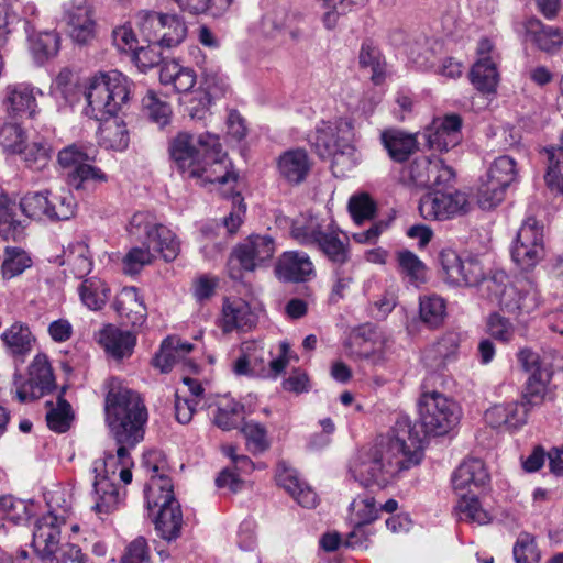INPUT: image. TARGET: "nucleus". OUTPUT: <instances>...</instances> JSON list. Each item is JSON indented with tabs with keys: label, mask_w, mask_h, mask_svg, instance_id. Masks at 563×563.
Returning a JSON list of instances; mask_svg holds the SVG:
<instances>
[{
	"label": "nucleus",
	"mask_w": 563,
	"mask_h": 563,
	"mask_svg": "<svg viewBox=\"0 0 563 563\" xmlns=\"http://www.w3.org/2000/svg\"><path fill=\"white\" fill-rule=\"evenodd\" d=\"M108 389L104 399L106 423L111 435L119 445L117 454L106 453L102 460L92 465L95 473L93 490L96 503L92 507L99 514L113 511L121 501L119 488L111 481L118 464L129 466L130 450L144 438V426L147 421V409L141 396L111 377L106 383Z\"/></svg>",
	"instance_id": "f257e3e1"
},
{
	"label": "nucleus",
	"mask_w": 563,
	"mask_h": 563,
	"mask_svg": "<svg viewBox=\"0 0 563 563\" xmlns=\"http://www.w3.org/2000/svg\"><path fill=\"white\" fill-rule=\"evenodd\" d=\"M422 457L420 432L411 426L409 417L399 416L386 435L357 453L350 472L365 487H385L401 471L418 465Z\"/></svg>",
	"instance_id": "f03ea898"
},
{
	"label": "nucleus",
	"mask_w": 563,
	"mask_h": 563,
	"mask_svg": "<svg viewBox=\"0 0 563 563\" xmlns=\"http://www.w3.org/2000/svg\"><path fill=\"white\" fill-rule=\"evenodd\" d=\"M131 82L121 73H100L91 77L84 90L87 106L85 115L97 121H103L99 129V143L101 146L124 151L129 146L130 135L123 121L113 119L129 102Z\"/></svg>",
	"instance_id": "7ed1b4c3"
},
{
	"label": "nucleus",
	"mask_w": 563,
	"mask_h": 563,
	"mask_svg": "<svg viewBox=\"0 0 563 563\" xmlns=\"http://www.w3.org/2000/svg\"><path fill=\"white\" fill-rule=\"evenodd\" d=\"M168 152L175 168L186 178L201 184L236 181V175L227 169L225 153L216 134L179 132L169 142Z\"/></svg>",
	"instance_id": "20e7f679"
},
{
	"label": "nucleus",
	"mask_w": 563,
	"mask_h": 563,
	"mask_svg": "<svg viewBox=\"0 0 563 563\" xmlns=\"http://www.w3.org/2000/svg\"><path fill=\"white\" fill-rule=\"evenodd\" d=\"M158 456L159 453L156 451L148 452L143 456V466L151 473L150 482L145 487V499L148 510L157 508L154 523L158 534L163 539L172 541L180 534L183 514L174 495L172 479L159 474V465L156 463Z\"/></svg>",
	"instance_id": "39448f33"
},
{
	"label": "nucleus",
	"mask_w": 563,
	"mask_h": 563,
	"mask_svg": "<svg viewBox=\"0 0 563 563\" xmlns=\"http://www.w3.org/2000/svg\"><path fill=\"white\" fill-rule=\"evenodd\" d=\"M355 136L351 119L321 121L308 141L321 159H331V169L335 177H344L357 164Z\"/></svg>",
	"instance_id": "423d86ee"
},
{
	"label": "nucleus",
	"mask_w": 563,
	"mask_h": 563,
	"mask_svg": "<svg viewBox=\"0 0 563 563\" xmlns=\"http://www.w3.org/2000/svg\"><path fill=\"white\" fill-rule=\"evenodd\" d=\"M418 412L421 427H412L418 430L422 437V442L427 434L435 437L449 433L460 421V409L456 402L439 391L423 393L418 401Z\"/></svg>",
	"instance_id": "0eeeda50"
},
{
	"label": "nucleus",
	"mask_w": 563,
	"mask_h": 563,
	"mask_svg": "<svg viewBox=\"0 0 563 563\" xmlns=\"http://www.w3.org/2000/svg\"><path fill=\"white\" fill-rule=\"evenodd\" d=\"M290 345L284 341L279 344V355L272 358V353L253 342L242 345L241 355L234 362L233 372L236 375L261 378H276L288 364Z\"/></svg>",
	"instance_id": "6e6552de"
},
{
	"label": "nucleus",
	"mask_w": 563,
	"mask_h": 563,
	"mask_svg": "<svg viewBox=\"0 0 563 563\" xmlns=\"http://www.w3.org/2000/svg\"><path fill=\"white\" fill-rule=\"evenodd\" d=\"M76 200L71 192L60 195L49 190L30 191L20 201L22 212L30 219L66 221L75 216Z\"/></svg>",
	"instance_id": "1a4fd4ad"
},
{
	"label": "nucleus",
	"mask_w": 563,
	"mask_h": 563,
	"mask_svg": "<svg viewBox=\"0 0 563 563\" xmlns=\"http://www.w3.org/2000/svg\"><path fill=\"white\" fill-rule=\"evenodd\" d=\"M128 231L131 236L146 239L152 250L159 253L165 262H173L180 252V242L176 234L167 227L157 223L150 212H135L130 220Z\"/></svg>",
	"instance_id": "9d476101"
},
{
	"label": "nucleus",
	"mask_w": 563,
	"mask_h": 563,
	"mask_svg": "<svg viewBox=\"0 0 563 563\" xmlns=\"http://www.w3.org/2000/svg\"><path fill=\"white\" fill-rule=\"evenodd\" d=\"M23 27L29 49L38 65L57 56L60 49V35L54 27L44 25L38 10L33 4L24 9Z\"/></svg>",
	"instance_id": "9b49d317"
},
{
	"label": "nucleus",
	"mask_w": 563,
	"mask_h": 563,
	"mask_svg": "<svg viewBox=\"0 0 563 563\" xmlns=\"http://www.w3.org/2000/svg\"><path fill=\"white\" fill-rule=\"evenodd\" d=\"M47 505L49 510L35 521L32 532V547L43 561L63 547L60 529L66 523L69 512L67 506L54 507L52 501Z\"/></svg>",
	"instance_id": "f8f14e48"
},
{
	"label": "nucleus",
	"mask_w": 563,
	"mask_h": 563,
	"mask_svg": "<svg viewBox=\"0 0 563 563\" xmlns=\"http://www.w3.org/2000/svg\"><path fill=\"white\" fill-rule=\"evenodd\" d=\"M468 210L467 195L457 189L437 188L424 194L419 202L421 217L429 221H445L464 216Z\"/></svg>",
	"instance_id": "ddd939ff"
},
{
	"label": "nucleus",
	"mask_w": 563,
	"mask_h": 563,
	"mask_svg": "<svg viewBox=\"0 0 563 563\" xmlns=\"http://www.w3.org/2000/svg\"><path fill=\"white\" fill-rule=\"evenodd\" d=\"M510 255L522 271L534 268L544 258L543 225L534 218L526 219L519 228Z\"/></svg>",
	"instance_id": "4468645a"
},
{
	"label": "nucleus",
	"mask_w": 563,
	"mask_h": 563,
	"mask_svg": "<svg viewBox=\"0 0 563 563\" xmlns=\"http://www.w3.org/2000/svg\"><path fill=\"white\" fill-rule=\"evenodd\" d=\"M275 252L274 240L268 235H251L247 241L239 245L229 260V276L239 280L242 269L253 272L260 263L271 260Z\"/></svg>",
	"instance_id": "2eb2a0df"
},
{
	"label": "nucleus",
	"mask_w": 563,
	"mask_h": 563,
	"mask_svg": "<svg viewBox=\"0 0 563 563\" xmlns=\"http://www.w3.org/2000/svg\"><path fill=\"white\" fill-rule=\"evenodd\" d=\"M440 264L444 280L452 286L474 287L483 279V267L478 260L462 258L453 250L440 253Z\"/></svg>",
	"instance_id": "dca6fc26"
},
{
	"label": "nucleus",
	"mask_w": 563,
	"mask_h": 563,
	"mask_svg": "<svg viewBox=\"0 0 563 563\" xmlns=\"http://www.w3.org/2000/svg\"><path fill=\"white\" fill-rule=\"evenodd\" d=\"M42 91L30 84L9 85L4 90L2 106L9 117L33 119L38 112L36 101Z\"/></svg>",
	"instance_id": "f3484780"
},
{
	"label": "nucleus",
	"mask_w": 563,
	"mask_h": 563,
	"mask_svg": "<svg viewBox=\"0 0 563 563\" xmlns=\"http://www.w3.org/2000/svg\"><path fill=\"white\" fill-rule=\"evenodd\" d=\"M462 119L459 114H449L434 119L424 133L427 144L431 150L448 152L462 141Z\"/></svg>",
	"instance_id": "a211bd4d"
},
{
	"label": "nucleus",
	"mask_w": 563,
	"mask_h": 563,
	"mask_svg": "<svg viewBox=\"0 0 563 563\" xmlns=\"http://www.w3.org/2000/svg\"><path fill=\"white\" fill-rule=\"evenodd\" d=\"M539 305V292L534 283L529 279H518L504 294L500 308L516 316L529 314Z\"/></svg>",
	"instance_id": "6ab92c4d"
},
{
	"label": "nucleus",
	"mask_w": 563,
	"mask_h": 563,
	"mask_svg": "<svg viewBox=\"0 0 563 563\" xmlns=\"http://www.w3.org/2000/svg\"><path fill=\"white\" fill-rule=\"evenodd\" d=\"M275 272L280 280L288 283H306L316 276L310 256L301 251L283 253L277 261Z\"/></svg>",
	"instance_id": "aec40b11"
},
{
	"label": "nucleus",
	"mask_w": 563,
	"mask_h": 563,
	"mask_svg": "<svg viewBox=\"0 0 563 563\" xmlns=\"http://www.w3.org/2000/svg\"><path fill=\"white\" fill-rule=\"evenodd\" d=\"M113 309L125 325L141 327L147 318V308L136 287H124L117 295Z\"/></svg>",
	"instance_id": "412c9836"
},
{
	"label": "nucleus",
	"mask_w": 563,
	"mask_h": 563,
	"mask_svg": "<svg viewBox=\"0 0 563 563\" xmlns=\"http://www.w3.org/2000/svg\"><path fill=\"white\" fill-rule=\"evenodd\" d=\"M340 233L333 223H328V229L313 247L331 263L332 267L351 264L349 239L341 238Z\"/></svg>",
	"instance_id": "4be33fe9"
},
{
	"label": "nucleus",
	"mask_w": 563,
	"mask_h": 563,
	"mask_svg": "<svg viewBox=\"0 0 563 563\" xmlns=\"http://www.w3.org/2000/svg\"><path fill=\"white\" fill-rule=\"evenodd\" d=\"M277 484L283 487L300 506L313 508L318 503L316 492L298 476L296 470L282 462L276 472Z\"/></svg>",
	"instance_id": "5701e85b"
},
{
	"label": "nucleus",
	"mask_w": 563,
	"mask_h": 563,
	"mask_svg": "<svg viewBox=\"0 0 563 563\" xmlns=\"http://www.w3.org/2000/svg\"><path fill=\"white\" fill-rule=\"evenodd\" d=\"M489 481V475L484 462L479 459L464 460L452 475V485L456 494H472L473 488L484 487Z\"/></svg>",
	"instance_id": "b1692460"
},
{
	"label": "nucleus",
	"mask_w": 563,
	"mask_h": 563,
	"mask_svg": "<svg viewBox=\"0 0 563 563\" xmlns=\"http://www.w3.org/2000/svg\"><path fill=\"white\" fill-rule=\"evenodd\" d=\"M97 341L109 356L119 361L132 355L136 336L130 331L107 324L98 332Z\"/></svg>",
	"instance_id": "393cba45"
},
{
	"label": "nucleus",
	"mask_w": 563,
	"mask_h": 563,
	"mask_svg": "<svg viewBox=\"0 0 563 563\" xmlns=\"http://www.w3.org/2000/svg\"><path fill=\"white\" fill-rule=\"evenodd\" d=\"M310 168L311 162L303 148L288 150L277 161L280 177L291 185H299L305 181Z\"/></svg>",
	"instance_id": "a878e982"
},
{
	"label": "nucleus",
	"mask_w": 563,
	"mask_h": 563,
	"mask_svg": "<svg viewBox=\"0 0 563 563\" xmlns=\"http://www.w3.org/2000/svg\"><path fill=\"white\" fill-rule=\"evenodd\" d=\"M462 336L455 331L445 332L435 343L423 353V361L432 369L444 366L445 361L454 356L459 350Z\"/></svg>",
	"instance_id": "bb28decb"
},
{
	"label": "nucleus",
	"mask_w": 563,
	"mask_h": 563,
	"mask_svg": "<svg viewBox=\"0 0 563 563\" xmlns=\"http://www.w3.org/2000/svg\"><path fill=\"white\" fill-rule=\"evenodd\" d=\"M159 81L164 86H172L178 93H187L196 85L197 76L194 69L170 60L161 66Z\"/></svg>",
	"instance_id": "cd10ccee"
},
{
	"label": "nucleus",
	"mask_w": 563,
	"mask_h": 563,
	"mask_svg": "<svg viewBox=\"0 0 563 563\" xmlns=\"http://www.w3.org/2000/svg\"><path fill=\"white\" fill-rule=\"evenodd\" d=\"M203 85L205 91L199 92L200 97L197 104L195 100H191V106L188 108L189 115L192 119H205L212 99L223 96L228 88L223 77L217 74H205Z\"/></svg>",
	"instance_id": "c85d7f7f"
},
{
	"label": "nucleus",
	"mask_w": 563,
	"mask_h": 563,
	"mask_svg": "<svg viewBox=\"0 0 563 563\" xmlns=\"http://www.w3.org/2000/svg\"><path fill=\"white\" fill-rule=\"evenodd\" d=\"M380 139L389 157L395 162L407 161L417 148L416 137L399 130L384 131Z\"/></svg>",
	"instance_id": "c756f323"
},
{
	"label": "nucleus",
	"mask_w": 563,
	"mask_h": 563,
	"mask_svg": "<svg viewBox=\"0 0 563 563\" xmlns=\"http://www.w3.org/2000/svg\"><path fill=\"white\" fill-rule=\"evenodd\" d=\"M81 302L92 311L101 310L108 302L111 289L106 282L91 277L81 282L78 287Z\"/></svg>",
	"instance_id": "7c9ffc66"
},
{
	"label": "nucleus",
	"mask_w": 563,
	"mask_h": 563,
	"mask_svg": "<svg viewBox=\"0 0 563 563\" xmlns=\"http://www.w3.org/2000/svg\"><path fill=\"white\" fill-rule=\"evenodd\" d=\"M327 229L328 223L317 217H300L294 220L290 234L299 244L314 247Z\"/></svg>",
	"instance_id": "2f4dec72"
},
{
	"label": "nucleus",
	"mask_w": 563,
	"mask_h": 563,
	"mask_svg": "<svg viewBox=\"0 0 563 563\" xmlns=\"http://www.w3.org/2000/svg\"><path fill=\"white\" fill-rule=\"evenodd\" d=\"M25 224L15 219V203L12 202L0 187V236L4 240H20L24 234Z\"/></svg>",
	"instance_id": "473e14b6"
},
{
	"label": "nucleus",
	"mask_w": 563,
	"mask_h": 563,
	"mask_svg": "<svg viewBox=\"0 0 563 563\" xmlns=\"http://www.w3.org/2000/svg\"><path fill=\"white\" fill-rule=\"evenodd\" d=\"M223 331L245 330L253 324L249 305L242 300L225 301L222 309Z\"/></svg>",
	"instance_id": "72a5a7b5"
},
{
	"label": "nucleus",
	"mask_w": 563,
	"mask_h": 563,
	"mask_svg": "<svg viewBox=\"0 0 563 563\" xmlns=\"http://www.w3.org/2000/svg\"><path fill=\"white\" fill-rule=\"evenodd\" d=\"M473 86L484 92H495L498 82V71L490 57H479L470 73Z\"/></svg>",
	"instance_id": "f704fd0d"
},
{
	"label": "nucleus",
	"mask_w": 563,
	"mask_h": 563,
	"mask_svg": "<svg viewBox=\"0 0 563 563\" xmlns=\"http://www.w3.org/2000/svg\"><path fill=\"white\" fill-rule=\"evenodd\" d=\"M53 147L49 141L44 137L33 140L30 144L25 143L22 152V159L29 169L43 172L52 159Z\"/></svg>",
	"instance_id": "c9c22d12"
},
{
	"label": "nucleus",
	"mask_w": 563,
	"mask_h": 563,
	"mask_svg": "<svg viewBox=\"0 0 563 563\" xmlns=\"http://www.w3.org/2000/svg\"><path fill=\"white\" fill-rule=\"evenodd\" d=\"M1 340L13 356H24L30 353L34 338L27 325L16 322L2 332Z\"/></svg>",
	"instance_id": "e433bc0d"
},
{
	"label": "nucleus",
	"mask_w": 563,
	"mask_h": 563,
	"mask_svg": "<svg viewBox=\"0 0 563 563\" xmlns=\"http://www.w3.org/2000/svg\"><path fill=\"white\" fill-rule=\"evenodd\" d=\"M29 385L40 391V395L49 393L55 386L52 366L45 354H37L30 365Z\"/></svg>",
	"instance_id": "4c0bfd02"
},
{
	"label": "nucleus",
	"mask_w": 563,
	"mask_h": 563,
	"mask_svg": "<svg viewBox=\"0 0 563 563\" xmlns=\"http://www.w3.org/2000/svg\"><path fill=\"white\" fill-rule=\"evenodd\" d=\"M528 33L541 51L554 52L563 44V33L559 27L543 25L540 21L529 22Z\"/></svg>",
	"instance_id": "58836bf2"
},
{
	"label": "nucleus",
	"mask_w": 563,
	"mask_h": 563,
	"mask_svg": "<svg viewBox=\"0 0 563 563\" xmlns=\"http://www.w3.org/2000/svg\"><path fill=\"white\" fill-rule=\"evenodd\" d=\"M419 317L429 328L440 327L446 317L445 300L438 295L420 297Z\"/></svg>",
	"instance_id": "ea45409f"
},
{
	"label": "nucleus",
	"mask_w": 563,
	"mask_h": 563,
	"mask_svg": "<svg viewBox=\"0 0 563 563\" xmlns=\"http://www.w3.org/2000/svg\"><path fill=\"white\" fill-rule=\"evenodd\" d=\"M460 500L455 506L460 520L486 525L490 521L489 514L483 509L477 496L472 493L457 494Z\"/></svg>",
	"instance_id": "a19ab883"
},
{
	"label": "nucleus",
	"mask_w": 563,
	"mask_h": 563,
	"mask_svg": "<svg viewBox=\"0 0 563 563\" xmlns=\"http://www.w3.org/2000/svg\"><path fill=\"white\" fill-rule=\"evenodd\" d=\"M167 14L155 11H139L135 15V23L139 27L142 41L145 43H156L158 34L164 29Z\"/></svg>",
	"instance_id": "79ce46f5"
},
{
	"label": "nucleus",
	"mask_w": 563,
	"mask_h": 563,
	"mask_svg": "<svg viewBox=\"0 0 563 563\" xmlns=\"http://www.w3.org/2000/svg\"><path fill=\"white\" fill-rule=\"evenodd\" d=\"M519 172L517 162L509 155H501L497 157L489 169L486 177L490 178L494 183L508 188L511 184L518 180Z\"/></svg>",
	"instance_id": "37998d69"
},
{
	"label": "nucleus",
	"mask_w": 563,
	"mask_h": 563,
	"mask_svg": "<svg viewBox=\"0 0 563 563\" xmlns=\"http://www.w3.org/2000/svg\"><path fill=\"white\" fill-rule=\"evenodd\" d=\"M26 141V131L20 124L5 122L0 126V147L5 154H22Z\"/></svg>",
	"instance_id": "c03bdc74"
},
{
	"label": "nucleus",
	"mask_w": 563,
	"mask_h": 563,
	"mask_svg": "<svg viewBox=\"0 0 563 563\" xmlns=\"http://www.w3.org/2000/svg\"><path fill=\"white\" fill-rule=\"evenodd\" d=\"M244 406L232 398L224 397L217 405L214 423L222 430L229 431L243 420Z\"/></svg>",
	"instance_id": "a18cd8bd"
},
{
	"label": "nucleus",
	"mask_w": 563,
	"mask_h": 563,
	"mask_svg": "<svg viewBox=\"0 0 563 563\" xmlns=\"http://www.w3.org/2000/svg\"><path fill=\"white\" fill-rule=\"evenodd\" d=\"M152 247L146 239L141 246L131 247L122 258V271L126 275L139 274L144 266L150 265L154 260Z\"/></svg>",
	"instance_id": "49530a36"
},
{
	"label": "nucleus",
	"mask_w": 563,
	"mask_h": 563,
	"mask_svg": "<svg viewBox=\"0 0 563 563\" xmlns=\"http://www.w3.org/2000/svg\"><path fill=\"white\" fill-rule=\"evenodd\" d=\"M551 376L552 374L550 371H537L536 374H530L527 379L521 400L531 408L542 404L547 391V385L549 384Z\"/></svg>",
	"instance_id": "de8ad7c7"
},
{
	"label": "nucleus",
	"mask_w": 563,
	"mask_h": 563,
	"mask_svg": "<svg viewBox=\"0 0 563 563\" xmlns=\"http://www.w3.org/2000/svg\"><path fill=\"white\" fill-rule=\"evenodd\" d=\"M32 265L29 254L20 249L8 246L4 251V258L1 265V274L4 279H11L22 274Z\"/></svg>",
	"instance_id": "09e8293b"
},
{
	"label": "nucleus",
	"mask_w": 563,
	"mask_h": 563,
	"mask_svg": "<svg viewBox=\"0 0 563 563\" xmlns=\"http://www.w3.org/2000/svg\"><path fill=\"white\" fill-rule=\"evenodd\" d=\"M166 23L158 34L157 44L164 48H172L179 45L187 35L185 21L176 14H167Z\"/></svg>",
	"instance_id": "8fccbe9b"
},
{
	"label": "nucleus",
	"mask_w": 563,
	"mask_h": 563,
	"mask_svg": "<svg viewBox=\"0 0 563 563\" xmlns=\"http://www.w3.org/2000/svg\"><path fill=\"white\" fill-rule=\"evenodd\" d=\"M73 419L71 406L64 399L63 393H60L56 406H52L46 413L47 426L57 433H64L69 430Z\"/></svg>",
	"instance_id": "3c124183"
},
{
	"label": "nucleus",
	"mask_w": 563,
	"mask_h": 563,
	"mask_svg": "<svg viewBox=\"0 0 563 563\" xmlns=\"http://www.w3.org/2000/svg\"><path fill=\"white\" fill-rule=\"evenodd\" d=\"M247 450L252 454H260L269 448L267 430L264 424L250 420L244 421L241 427Z\"/></svg>",
	"instance_id": "603ef678"
},
{
	"label": "nucleus",
	"mask_w": 563,
	"mask_h": 563,
	"mask_svg": "<svg viewBox=\"0 0 563 563\" xmlns=\"http://www.w3.org/2000/svg\"><path fill=\"white\" fill-rule=\"evenodd\" d=\"M32 503L14 498L12 495L0 496V518L14 523L27 521L31 517Z\"/></svg>",
	"instance_id": "864d4df0"
},
{
	"label": "nucleus",
	"mask_w": 563,
	"mask_h": 563,
	"mask_svg": "<svg viewBox=\"0 0 563 563\" xmlns=\"http://www.w3.org/2000/svg\"><path fill=\"white\" fill-rule=\"evenodd\" d=\"M332 288L329 295L331 303H338L349 291L354 282V269L352 264L332 267Z\"/></svg>",
	"instance_id": "5fc2aeb1"
},
{
	"label": "nucleus",
	"mask_w": 563,
	"mask_h": 563,
	"mask_svg": "<svg viewBox=\"0 0 563 563\" xmlns=\"http://www.w3.org/2000/svg\"><path fill=\"white\" fill-rule=\"evenodd\" d=\"M360 65L363 68H371L372 80L378 85L385 75V63L382 62L380 52L371 41H364L360 51Z\"/></svg>",
	"instance_id": "6e6d98bb"
},
{
	"label": "nucleus",
	"mask_w": 563,
	"mask_h": 563,
	"mask_svg": "<svg viewBox=\"0 0 563 563\" xmlns=\"http://www.w3.org/2000/svg\"><path fill=\"white\" fill-rule=\"evenodd\" d=\"M183 11L191 14L209 13L212 16L222 15L233 0H175Z\"/></svg>",
	"instance_id": "4d7b16f0"
},
{
	"label": "nucleus",
	"mask_w": 563,
	"mask_h": 563,
	"mask_svg": "<svg viewBox=\"0 0 563 563\" xmlns=\"http://www.w3.org/2000/svg\"><path fill=\"white\" fill-rule=\"evenodd\" d=\"M145 115L158 128L166 126L170 121L172 109L167 102L159 100L153 91L142 99Z\"/></svg>",
	"instance_id": "13d9d810"
},
{
	"label": "nucleus",
	"mask_w": 563,
	"mask_h": 563,
	"mask_svg": "<svg viewBox=\"0 0 563 563\" xmlns=\"http://www.w3.org/2000/svg\"><path fill=\"white\" fill-rule=\"evenodd\" d=\"M398 266L411 284L418 285L424 282L426 266L411 251L402 250L397 253Z\"/></svg>",
	"instance_id": "bf43d9fd"
},
{
	"label": "nucleus",
	"mask_w": 563,
	"mask_h": 563,
	"mask_svg": "<svg viewBox=\"0 0 563 563\" xmlns=\"http://www.w3.org/2000/svg\"><path fill=\"white\" fill-rule=\"evenodd\" d=\"M350 510L352 523L366 526L376 520L379 512L375 498L371 496L355 498L350 505Z\"/></svg>",
	"instance_id": "052dcab7"
},
{
	"label": "nucleus",
	"mask_w": 563,
	"mask_h": 563,
	"mask_svg": "<svg viewBox=\"0 0 563 563\" xmlns=\"http://www.w3.org/2000/svg\"><path fill=\"white\" fill-rule=\"evenodd\" d=\"M505 187L494 183L490 178L484 177L477 188V203L483 210H489L499 205L506 192Z\"/></svg>",
	"instance_id": "680f3d73"
},
{
	"label": "nucleus",
	"mask_w": 563,
	"mask_h": 563,
	"mask_svg": "<svg viewBox=\"0 0 563 563\" xmlns=\"http://www.w3.org/2000/svg\"><path fill=\"white\" fill-rule=\"evenodd\" d=\"M512 554L516 563H539L541 558L534 537L528 532L518 536Z\"/></svg>",
	"instance_id": "e2e57ef3"
},
{
	"label": "nucleus",
	"mask_w": 563,
	"mask_h": 563,
	"mask_svg": "<svg viewBox=\"0 0 563 563\" xmlns=\"http://www.w3.org/2000/svg\"><path fill=\"white\" fill-rule=\"evenodd\" d=\"M433 162L434 159L427 156L418 157L404 170L402 177L416 187H428L430 186L428 173H432Z\"/></svg>",
	"instance_id": "0e129e2a"
},
{
	"label": "nucleus",
	"mask_w": 563,
	"mask_h": 563,
	"mask_svg": "<svg viewBox=\"0 0 563 563\" xmlns=\"http://www.w3.org/2000/svg\"><path fill=\"white\" fill-rule=\"evenodd\" d=\"M508 276L505 272L499 271L494 273L493 275L485 277L483 275V279L479 282L477 286H479L483 295L487 296V298L492 301H497L499 306H501V300L504 298V294L510 285H507Z\"/></svg>",
	"instance_id": "69168bd1"
},
{
	"label": "nucleus",
	"mask_w": 563,
	"mask_h": 563,
	"mask_svg": "<svg viewBox=\"0 0 563 563\" xmlns=\"http://www.w3.org/2000/svg\"><path fill=\"white\" fill-rule=\"evenodd\" d=\"M93 159L92 154L82 144H70L58 152L57 162L63 168L77 169L85 162Z\"/></svg>",
	"instance_id": "338daca9"
},
{
	"label": "nucleus",
	"mask_w": 563,
	"mask_h": 563,
	"mask_svg": "<svg viewBox=\"0 0 563 563\" xmlns=\"http://www.w3.org/2000/svg\"><path fill=\"white\" fill-rule=\"evenodd\" d=\"M107 175L98 167L88 162L77 166V169L69 176V184L76 189H85L89 183H104Z\"/></svg>",
	"instance_id": "774afa93"
}]
</instances>
